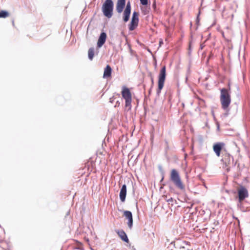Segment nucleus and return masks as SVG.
<instances>
[{"label":"nucleus","mask_w":250,"mask_h":250,"mask_svg":"<svg viewBox=\"0 0 250 250\" xmlns=\"http://www.w3.org/2000/svg\"><path fill=\"white\" fill-rule=\"evenodd\" d=\"M220 102L223 110L228 111L229 107L231 103V97L229 90L226 88L220 89Z\"/></svg>","instance_id":"nucleus-1"},{"label":"nucleus","mask_w":250,"mask_h":250,"mask_svg":"<svg viewBox=\"0 0 250 250\" xmlns=\"http://www.w3.org/2000/svg\"><path fill=\"white\" fill-rule=\"evenodd\" d=\"M114 9V2L112 0H105L102 7V10L104 15L110 19L113 15Z\"/></svg>","instance_id":"nucleus-2"},{"label":"nucleus","mask_w":250,"mask_h":250,"mask_svg":"<svg viewBox=\"0 0 250 250\" xmlns=\"http://www.w3.org/2000/svg\"><path fill=\"white\" fill-rule=\"evenodd\" d=\"M170 180L178 188L182 191L185 190V187L181 181L179 174L175 169H173L171 171Z\"/></svg>","instance_id":"nucleus-3"},{"label":"nucleus","mask_w":250,"mask_h":250,"mask_svg":"<svg viewBox=\"0 0 250 250\" xmlns=\"http://www.w3.org/2000/svg\"><path fill=\"white\" fill-rule=\"evenodd\" d=\"M166 78V67L164 65L161 68L158 76V89L157 90L158 95H159L164 87Z\"/></svg>","instance_id":"nucleus-4"},{"label":"nucleus","mask_w":250,"mask_h":250,"mask_svg":"<svg viewBox=\"0 0 250 250\" xmlns=\"http://www.w3.org/2000/svg\"><path fill=\"white\" fill-rule=\"evenodd\" d=\"M121 94L123 98L125 100V106L131 109L132 97L129 89L125 86H123Z\"/></svg>","instance_id":"nucleus-5"},{"label":"nucleus","mask_w":250,"mask_h":250,"mask_svg":"<svg viewBox=\"0 0 250 250\" xmlns=\"http://www.w3.org/2000/svg\"><path fill=\"white\" fill-rule=\"evenodd\" d=\"M238 200L240 203L249 196L248 189L244 186H240L237 190Z\"/></svg>","instance_id":"nucleus-6"},{"label":"nucleus","mask_w":250,"mask_h":250,"mask_svg":"<svg viewBox=\"0 0 250 250\" xmlns=\"http://www.w3.org/2000/svg\"><path fill=\"white\" fill-rule=\"evenodd\" d=\"M139 22V13L136 11H134L132 14L130 23L129 25V30L130 31L134 30L138 26Z\"/></svg>","instance_id":"nucleus-7"},{"label":"nucleus","mask_w":250,"mask_h":250,"mask_svg":"<svg viewBox=\"0 0 250 250\" xmlns=\"http://www.w3.org/2000/svg\"><path fill=\"white\" fill-rule=\"evenodd\" d=\"M222 160L226 166L231 165L233 166H235V164H234L233 157L229 154H225Z\"/></svg>","instance_id":"nucleus-8"},{"label":"nucleus","mask_w":250,"mask_h":250,"mask_svg":"<svg viewBox=\"0 0 250 250\" xmlns=\"http://www.w3.org/2000/svg\"><path fill=\"white\" fill-rule=\"evenodd\" d=\"M124 215L128 220L127 223V226L131 229L133 227V217L132 212L130 211L125 210L124 211Z\"/></svg>","instance_id":"nucleus-9"},{"label":"nucleus","mask_w":250,"mask_h":250,"mask_svg":"<svg viewBox=\"0 0 250 250\" xmlns=\"http://www.w3.org/2000/svg\"><path fill=\"white\" fill-rule=\"evenodd\" d=\"M106 34L104 32L101 33L100 36L99 37L97 46L98 48H101L105 43L106 39Z\"/></svg>","instance_id":"nucleus-10"},{"label":"nucleus","mask_w":250,"mask_h":250,"mask_svg":"<svg viewBox=\"0 0 250 250\" xmlns=\"http://www.w3.org/2000/svg\"><path fill=\"white\" fill-rule=\"evenodd\" d=\"M224 145L225 144L223 143H217L213 145V151L217 156H220L221 151Z\"/></svg>","instance_id":"nucleus-11"},{"label":"nucleus","mask_w":250,"mask_h":250,"mask_svg":"<svg viewBox=\"0 0 250 250\" xmlns=\"http://www.w3.org/2000/svg\"><path fill=\"white\" fill-rule=\"evenodd\" d=\"M126 195V186L124 184L120 189L119 197L120 199L122 202H124L125 200Z\"/></svg>","instance_id":"nucleus-12"},{"label":"nucleus","mask_w":250,"mask_h":250,"mask_svg":"<svg viewBox=\"0 0 250 250\" xmlns=\"http://www.w3.org/2000/svg\"><path fill=\"white\" fill-rule=\"evenodd\" d=\"M116 233L118 234L120 238L123 240V241L128 243L129 242V239L128 238V237L125 233V232L123 230V229L121 230H116Z\"/></svg>","instance_id":"nucleus-13"},{"label":"nucleus","mask_w":250,"mask_h":250,"mask_svg":"<svg viewBox=\"0 0 250 250\" xmlns=\"http://www.w3.org/2000/svg\"><path fill=\"white\" fill-rule=\"evenodd\" d=\"M125 5V0H118L116 5V10L119 13H121Z\"/></svg>","instance_id":"nucleus-14"},{"label":"nucleus","mask_w":250,"mask_h":250,"mask_svg":"<svg viewBox=\"0 0 250 250\" xmlns=\"http://www.w3.org/2000/svg\"><path fill=\"white\" fill-rule=\"evenodd\" d=\"M112 72V68L110 66L107 64L104 69L103 78H106L111 76Z\"/></svg>","instance_id":"nucleus-15"},{"label":"nucleus","mask_w":250,"mask_h":250,"mask_svg":"<svg viewBox=\"0 0 250 250\" xmlns=\"http://www.w3.org/2000/svg\"><path fill=\"white\" fill-rule=\"evenodd\" d=\"M130 13H131V12L125 11H124L123 20L125 22L128 21L129 18H130Z\"/></svg>","instance_id":"nucleus-16"},{"label":"nucleus","mask_w":250,"mask_h":250,"mask_svg":"<svg viewBox=\"0 0 250 250\" xmlns=\"http://www.w3.org/2000/svg\"><path fill=\"white\" fill-rule=\"evenodd\" d=\"M94 55V48L91 47L88 51V57L90 60H92Z\"/></svg>","instance_id":"nucleus-17"},{"label":"nucleus","mask_w":250,"mask_h":250,"mask_svg":"<svg viewBox=\"0 0 250 250\" xmlns=\"http://www.w3.org/2000/svg\"><path fill=\"white\" fill-rule=\"evenodd\" d=\"M9 15V13L5 10H1L0 11V18H5L8 17Z\"/></svg>","instance_id":"nucleus-18"},{"label":"nucleus","mask_w":250,"mask_h":250,"mask_svg":"<svg viewBox=\"0 0 250 250\" xmlns=\"http://www.w3.org/2000/svg\"><path fill=\"white\" fill-rule=\"evenodd\" d=\"M131 7L130 2L129 1H128L127 2L126 7H125L124 11L131 12Z\"/></svg>","instance_id":"nucleus-19"},{"label":"nucleus","mask_w":250,"mask_h":250,"mask_svg":"<svg viewBox=\"0 0 250 250\" xmlns=\"http://www.w3.org/2000/svg\"><path fill=\"white\" fill-rule=\"evenodd\" d=\"M140 3L143 5H146L148 4V0H140Z\"/></svg>","instance_id":"nucleus-20"},{"label":"nucleus","mask_w":250,"mask_h":250,"mask_svg":"<svg viewBox=\"0 0 250 250\" xmlns=\"http://www.w3.org/2000/svg\"><path fill=\"white\" fill-rule=\"evenodd\" d=\"M158 169L162 175H164L165 172H164V171L163 169L162 166H161V165L158 166Z\"/></svg>","instance_id":"nucleus-21"},{"label":"nucleus","mask_w":250,"mask_h":250,"mask_svg":"<svg viewBox=\"0 0 250 250\" xmlns=\"http://www.w3.org/2000/svg\"><path fill=\"white\" fill-rule=\"evenodd\" d=\"M200 13L199 12L198 14V15H197V16L196 20V23L197 25L199 24V21H200L199 15H200Z\"/></svg>","instance_id":"nucleus-22"},{"label":"nucleus","mask_w":250,"mask_h":250,"mask_svg":"<svg viewBox=\"0 0 250 250\" xmlns=\"http://www.w3.org/2000/svg\"><path fill=\"white\" fill-rule=\"evenodd\" d=\"M173 198L171 197L168 199H166V201L167 202H168V203H172L173 202Z\"/></svg>","instance_id":"nucleus-23"},{"label":"nucleus","mask_w":250,"mask_h":250,"mask_svg":"<svg viewBox=\"0 0 250 250\" xmlns=\"http://www.w3.org/2000/svg\"><path fill=\"white\" fill-rule=\"evenodd\" d=\"M114 97H112L109 99V102L112 103L114 102Z\"/></svg>","instance_id":"nucleus-24"},{"label":"nucleus","mask_w":250,"mask_h":250,"mask_svg":"<svg viewBox=\"0 0 250 250\" xmlns=\"http://www.w3.org/2000/svg\"><path fill=\"white\" fill-rule=\"evenodd\" d=\"M229 111H226V113H225L224 114L225 117L228 116V115H229Z\"/></svg>","instance_id":"nucleus-25"},{"label":"nucleus","mask_w":250,"mask_h":250,"mask_svg":"<svg viewBox=\"0 0 250 250\" xmlns=\"http://www.w3.org/2000/svg\"><path fill=\"white\" fill-rule=\"evenodd\" d=\"M204 46H205V45L204 43L201 44H200V49H203V48L204 47Z\"/></svg>","instance_id":"nucleus-26"},{"label":"nucleus","mask_w":250,"mask_h":250,"mask_svg":"<svg viewBox=\"0 0 250 250\" xmlns=\"http://www.w3.org/2000/svg\"><path fill=\"white\" fill-rule=\"evenodd\" d=\"M163 44V41L162 40H161L160 41H159V45L160 46H161L162 44Z\"/></svg>","instance_id":"nucleus-27"},{"label":"nucleus","mask_w":250,"mask_h":250,"mask_svg":"<svg viewBox=\"0 0 250 250\" xmlns=\"http://www.w3.org/2000/svg\"><path fill=\"white\" fill-rule=\"evenodd\" d=\"M119 105H120V102H119V101H117L116 105H115V107H116L117 106H119Z\"/></svg>","instance_id":"nucleus-28"},{"label":"nucleus","mask_w":250,"mask_h":250,"mask_svg":"<svg viewBox=\"0 0 250 250\" xmlns=\"http://www.w3.org/2000/svg\"><path fill=\"white\" fill-rule=\"evenodd\" d=\"M164 178V175H162V178L160 181V182H162L163 181Z\"/></svg>","instance_id":"nucleus-29"},{"label":"nucleus","mask_w":250,"mask_h":250,"mask_svg":"<svg viewBox=\"0 0 250 250\" xmlns=\"http://www.w3.org/2000/svg\"><path fill=\"white\" fill-rule=\"evenodd\" d=\"M189 49L190 50H191V43L190 42L189 43Z\"/></svg>","instance_id":"nucleus-30"},{"label":"nucleus","mask_w":250,"mask_h":250,"mask_svg":"<svg viewBox=\"0 0 250 250\" xmlns=\"http://www.w3.org/2000/svg\"><path fill=\"white\" fill-rule=\"evenodd\" d=\"M151 82H152V83L153 84L154 81H153V79L152 77H151Z\"/></svg>","instance_id":"nucleus-31"},{"label":"nucleus","mask_w":250,"mask_h":250,"mask_svg":"<svg viewBox=\"0 0 250 250\" xmlns=\"http://www.w3.org/2000/svg\"><path fill=\"white\" fill-rule=\"evenodd\" d=\"M170 188V191H171V190H172V189H173L172 188H171V187H170V188Z\"/></svg>","instance_id":"nucleus-32"},{"label":"nucleus","mask_w":250,"mask_h":250,"mask_svg":"<svg viewBox=\"0 0 250 250\" xmlns=\"http://www.w3.org/2000/svg\"><path fill=\"white\" fill-rule=\"evenodd\" d=\"M217 128H218V129H219V125L218 124L217 125Z\"/></svg>","instance_id":"nucleus-33"},{"label":"nucleus","mask_w":250,"mask_h":250,"mask_svg":"<svg viewBox=\"0 0 250 250\" xmlns=\"http://www.w3.org/2000/svg\"><path fill=\"white\" fill-rule=\"evenodd\" d=\"M150 91H151V89H150L149 90V93H150Z\"/></svg>","instance_id":"nucleus-34"},{"label":"nucleus","mask_w":250,"mask_h":250,"mask_svg":"<svg viewBox=\"0 0 250 250\" xmlns=\"http://www.w3.org/2000/svg\"><path fill=\"white\" fill-rule=\"evenodd\" d=\"M210 36V34H209V35L208 36V37H209Z\"/></svg>","instance_id":"nucleus-35"},{"label":"nucleus","mask_w":250,"mask_h":250,"mask_svg":"<svg viewBox=\"0 0 250 250\" xmlns=\"http://www.w3.org/2000/svg\"><path fill=\"white\" fill-rule=\"evenodd\" d=\"M210 36V34H209V35L208 36V37H209Z\"/></svg>","instance_id":"nucleus-36"}]
</instances>
